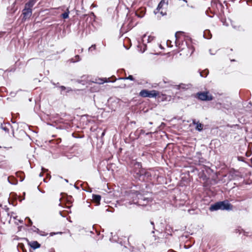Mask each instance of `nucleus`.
I'll return each instance as SVG.
<instances>
[{"instance_id": "nucleus-28", "label": "nucleus", "mask_w": 252, "mask_h": 252, "mask_svg": "<svg viewBox=\"0 0 252 252\" xmlns=\"http://www.w3.org/2000/svg\"><path fill=\"white\" fill-rule=\"evenodd\" d=\"M4 212H3L2 213V214H1V213H0V216H1V215H2V216L1 217V219H2V220H3L4 221H5V220L6 219H8V218H7V216L6 215H4ZM9 219V218H8V219ZM5 222V221H4V222Z\"/></svg>"}, {"instance_id": "nucleus-51", "label": "nucleus", "mask_w": 252, "mask_h": 252, "mask_svg": "<svg viewBox=\"0 0 252 252\" xmlns=\"http://www.w3.org/2000/svg\"><path fill=\"white\" fill-rule=\"evenodd\" d=\"M39 176H42V174H41V173H40V174H39Z\"/></svg>"}, {"instance_id": "nucleus-13", "label": "nucleus", "mask_w": 252, "mask_h": 252, "mask_svg": "<svg viewBox=\"0 0 252 252\" xmlns=\"http://www.w3.org/2000/svg\"><path fill=\"white\" fill-rule=\"evenodd\" d=\"M93 201L96 203V205H98L100 204V201L101 200V196L98 194H93Z\"/></svg>"}, {"instance_id": "nucleus-14", "label": "nucleus", "mask_w": 252, "mask_h": 252, "mask_svg": "<svg viewBox=\"0 0 252 252\" xmlns=\"http://www.w3.org/2000/svg\"><path fill=\"white\" fill-rule=\"evenodd\" d=\"M37 1V0H29L28 2L25 3V6L26 7L32 9Z\"/></svg>"}, {"instance_id": "nucleus-43", "label": "nucleus", "mask_w": 252, "mask_h": 252, "mask_svg": "<svg viewBox=\"0 0 252 252\" xmlns=\"http://www.w3.org/2000/svg\"><path fill=\"white\" fill-rule=\"evenodd\" d=\"M40 233H41V234H44V235H45V234H44V232H43V231H41ZM45 235H47V234H45Z\"/></svg>"}, {"instance_id": "nucleus-10", "label": "nucleus", "mask_w": 252, "mask_h": 252, "mask_svg": "<svg viewBox=\"0 0 252 252\" xmlns=\"http://www.w3.org/2000/svg\"><path fill=\"white\" fill-rule=\"evenodd\" d=\"M192 124L193 125L196 126L195 129L199 131H201L203 130V125L200 123L199 121L196 122L195 119L192 120Z\"/></svg>"}, {"instance_id": "nucleus-5", "label": "nucleus", "mask_w": 252, "mask_h": 252, "mask_svg": "<svg viewBox=\"0 0 252 252\" xmlns=\"http://www.w3.org/2000/svg\"><path fill=\"white\" fill-rule=\"evenodd\" d=\"M158 94L159 93L156 90H142L139 93V95L143 97H156Z\"/></svg>"}, {"instance_id": "nucleus-30", "label": "nucleus", "mask_w": 252, "mask_h": 252, "mask_svg": "<svg viewBox=\"0 0 252 252\" xmlns=\"http://www.w3.org/2000/svg\"><path fill=\"white\" fill-rule=\"evenodd\" d=\"M154 39V36H149L148 38H147V42H151L152 40H153Z\"/></svg>"}, {"instance_id": "nucleus-55", "label": "nucleus", "mask_w": 252, "mask_h": 252, "mask_svg": "<svg viewBox=\"0 0 252 252\" xmlns=\"http://www.w3.org/2000/svg\"><path fill=\"white\" fill-rule=\"evenodd\" d=\"M143 130H141V133H143Z\"/></svg>"}, {"instance_id": "nucleus-45", "label": "nucleus", "mask_w": 252, "mask_h": 252, "mask_svg": "<svg viewBox=\"0 0 252 252\" xmlns=\"http://www.w3.org/2000/svg\"><path fill=\"white\" fill-rule=\"evenodd\" d=\"M64 180H65V181L66 182H67V183L68 182V180H67V179H65Z\"/></svg>"}, {"instance_id": "nucleus-50", "label": "nucleus", "mask_w": 252, "mask_h": 252, "mask_svg": "<svg viewBox=\"0 0 252 252\" xmlns=\"http://www.w3.org/2000/svg\"><path fill=\"white\" fill-rule=\"evenodd\" d=\"M149 124H150V125H152V124H153V123H152V122H150V123H149Z\"/></svg>"}, {"instance_id": "nucleus-46", "label": "nucleus", "mask_w": 252, "mask_h": 252, "mask_svg": "<svg viewBox=\"0 0 252 252\" xmlns=\"http://www.w3.org/2000/svg\"><path fill=\"white\" fill-rule=\"evenodd\" d=\"M42 171H45L46 170V169H44L43 168H42Z\"/></svg>"}, {"instance_id": "nucleus-18", "label": "nucleus", "mask_w": 252, "mask_h": 252, "mask_svg": "<svg viewBox=\"0 0 252 252\" xmlns=\"http://www.w3.org/2000/svg\"><path fill=\"white\" fill-rule=\"evenodd\" d=\"M100 82H98V83L99 84H103L105 82H114L115 81H111L109 78H105L104 79H101Z\"/></svg>"}, {"instance_id": "nucleus-49", "label": "nucleus", "mask_w": 252, "mask_h": 252, "mask_svg": "<svg viewBox=\"0 0 252 252\" xmlns=\"http://www.w3.org/2000/svg\"><path fill=\"white\" fill-rule=\"evenodd\" d=\"M152 233H155V231H154V230H153V231H152Z\"/></svg>"}, {"instance_id": "nucleus-9", "label": "nucleus", "mask_w": 252, "mask_h": 252, "mask_svg": "<svg viewBox=\"0 0 252 252\" xmlns=\"http://www.w3.org/2000/svg\"><path fill=\"white\" fill-rule=\"evenodd\" d=\"M192 87V85L191 84H180L179 85L177 86V89L178 90H187L188 89H190Z\"/></svg>"}, {"instance_id": "nucleus-15", "label": "nucleus", "mask_w": 252, "mask_h": 252, "mask_svg": "<svg viewBox=\"0 0 252 252\" xmlns=\"http://www.w3.org/2000/svg\"><path fill=\"white\" fill-rule=\"evenodd\" d=\"M30 245L31 247L33 249L39 248L40 247V244H39L37 241H32L30 243Z\"/></svg>"}, {"instance_id": "nucleus-22", "label": "nucleus", "mask_w": 252, "mask_h": 252, "mask_svg": "<svg viewBox=\"0 0 252 252\" xmlns=\"http://www.w3.org/2000/svg\"><path fill=\"white\" fill-rule=\"evenodd\" d=\"M183 32H178L175 33V36L176 38V41L175 43L177 44V40L180 38V35L182 34Z\"/></svg>"}, {"instance_id": "nucleus-26", "label": "nucleus", "mask_w": 252, "mask_h": 252, "mask_svg": "<svg viewBox=\"0 0 252 252\" xmlns=\"http://www.w3.org/2000/svg\"><path fill=\"white\" fill-rule=\"evenodd\" d=\"M59 88L60 89L61 94H63V92L66 90V87L64 86H59Z\"/></svg>"}, {"instance_id": "nucleus-1", "label": "nucleus", "mask_w": 252, "mask_h": 252, "mask_svg": "<svg viewBox=\"0 0 252 252\" xmlns=\"http://www.w3.org/2000/svg\"><path fill=\"white\" fill-rule=\"evenodd\" d=\"M126 197L128 202H126L124 204L127 206L128 204H136L142 207H151L153 203V199L151 198L146 197L144 195L137 191L130 190L126 192Z\"/></svg>"}, {"instance_id": "nucleus-54", "label": "nucleus", "mask_w": 252, "mask_h": 252, "mask_svg": "<svg viewBox=\"0 0 252 252\" xmlns=\"http://www.w3.org/2000/svg\"><path fill=\"white\" fill-rule=\"evenodd\" d=\"M143 130H141V133H143Z\"/></svg>"}, {"instance_id": "nucleus-47", "label": "nucleus", "mask_w": 252, "mask_h": 252, "mask_svg": "<svg viewBox=\"0 0 252 252\" xmlns=\"http://www.w3.org/2000/svg\"><path fill=\"white\" fill-rule=\"evenodd\" d=\"M183 1L186 2H187V0H183Z\"/></svg>"}, {"instance_id": "nucleus-31", "label": "nucleus", "mask_w": 252, "mask_h": 252, "mask_svg": "<svg viewBox=\"0 0 252 252\" xmlns=\"http://www.w3.org/2000/svg\"><path fill=\"white\" fill-rule=\"evenodd\" d=\"M159 3H161L162 5L166 4L167 5L168 4V0H161Z\"/></svg>"}, {"instance_id": "nucleus-42", "label": "nucleus", "mask_w": 252, "mask_h": 252, "mask_svg": "<svg viewBox=\"0 0 252 252\" xmlns=\"http://www.w3.org/2000/svg\"><path fill=\"white\" fill-rule=\"evenodd\" d=\"M60 214L61 215V216H62V217H64L62 215V212L61 211H60L59 212Z\"/></svg>"}, {"instance_id": "nucleus-29", "label": "nucleus", "mask_w": 252, "mask_h": 252, "mask_svg": "<svg viewBox=\"0 0 252 252\" xmlns=\"http://www.w3.org/2000/svg\"><path fill=\"white\" fill-rule=\"evenodd\" d=\"M96 46L95 44L92 45L89 48V51H92L93 50H94L95 49Z\"/></svg>"}, {"instance_id": "nucleus-27", "label": "nucleus", "mask_w": 252, "mask_h": 252, "mask_svg": "<svg viewBox=\"0 0 252 252\" xmlns=\"http://www.w3.org/2000/svg\"><path fill=\"white\" fill-rule=\"evenodd\" d=\"M23 174V173L21 172H18L16 173V176L17 177H19L21 178V180H20L21 182H22L24 180V178H23L21 175V174Z\"/></svg>"}, {"instance_id": "nucleus-41", "label": "nucleus", "mask_w": 252, "mask_h": 252, "mask_svg": "<svg viewBox=\"0 0 252 252\" xmlns=\"http://www.w3.org/2000/svg\"><path fill=\"white\" fill-rule=\"evenodd\" d=\"M105 131H103V132H102V134H101V136H102H102H103L105 135Z\"/></svg>"}, {"instance_id": "nucleus-3", "label": "nucleus", "mask_w": 252, "mask_h": 252, "mask_svg": "<svg viewBox=\"0 0 252 252\" xmlns=\"http://www.w3.org/2000/svg\"><path fill=\"white\" fill-rule=\"evenodd\" d=\"M133 170L132 173L134 177L137 180H141L142 177V174L144 173V169L142 168V164L141 162L134 161L133 163Z\"/></svg>"}, {"instance_id": "nucleus-19", "label": "nucleus", "mask_w": 252, "mask_h": 252, "mask_svg": "<svg viewBox=\"0 0 252 252\" xmlns=\"http://www.w3.org/2000/svg\"><path fill=\"white\" fill-rule=\"evenodd\" d=\"M209 73L208 70H204V71L200 72V75L201 77H206Z\"/></svg>"}, {"instance_id": "nucleus-7", "label": "nucleus", "mask_w": 252, "mask_h": 252, "mask_svg": "<svg viewBox=\"0 0 252 252\" xmlns=\"http://www.w3.org/2000/svg\"><path fill=\"white\" fill-rule=\"evenodd\" d=\"M0 168L8 170L11 169L12 166L9 162L7 160H4L0 162Z\"/></svg>"}, {"instance_id": "nucleus-8", "label": "nucleus", "mask_w": 252, "mask_h": 252, "mask_svg": "<svg viewBox=\"0 0 252 252\" xmlns=\"http://www.w3.org/2000/svg\"><path fill=\"white\" fill-rule=\"evenodd\" d=\"M8 210L9 209L8 208H7L5 211H4V215H5L7 216V218H9V219H6L5 220V221H8L9 223H10V221H11V219L12 218H13L14 219H16V218H17V216H13V215L14 214V213L13 212H11V213H8Z\"/></svg>"}, {"instance_id": "nucleus-20", "label": "nucleus", "mask_w": 252, "mask_h": 252, "mask_svg": "<svg viewBox=\"0 0 252 252\" xmlns=\"http://www.w3.org/2000/svg\"><path fill=\"white\" fill-rule=\"evenodd\" d=\"M32 230L34 232H37L38 234H40V235H42V236H45V235L43 234H41L40 233L41 231L37 228H36L35 226H33L32 228Z\"/></svg>"}, {"instance_id": "nucleus-40", "label": "nucleus", "mask_w": 252, "mask_h": 252, "mask_svg": "<svg viewBox=\"0 0 252 252\" xmlns=\"http://www.w3.org/2000/svg\"><path fill=\"white\" fill-rule=\"evenodd\" d=\"M203 160L204 159L203 158H201L200 160H199V162H201V163H203Z\"/></svg>"}, {"instance_id": "nucleus-23", "label": "nucleus", "mask_w": 252, "mask_h": 252, "mask_svg": "<svg viewBox=\"0 0 252 252\" xmlns=\"http://www.w3.org/2000/svg\"><path fill=\"white\" fill-rule=\"evenodd\" d=\"M75 58V60H74L73 58H72L70 60V62L72 63H76L78 61H79L80 60V56L79 55H76Z\"/></svg>"}, {"instance_id": "nucleus-39", "label": "nucleus", "mask_w": 252, "mask_h": 252, "mask_svg": "<svg viewBox=\"0 0 252 252\" xmlns=\"http://www.w3.org/2000/svg\"><path fill=\"white\" fill-rule=\"evenodd\" d=\"M151 224H152V225L153 226V228L154 229H155V224H154V222L153 221H151Z\"/></svg>"}, {"instance_id": "nucleus-35", "label": "nucleus", "mask_w": 252, "mask_h": 252, "mask_svg": "<svg viewBox=\"0 0 252 252\" xmlns=\"http://www.w3.org/2000/svg\"><path fill=\"white\" fill-rule=\"evenodd\" d=\"M51 83L53 85H54L55 87H58L59 88V86L58 85L59 84V83H57V84L55 83L54 82H53L52 81H51Z\"/></svg>"}, {"instance_id": "nucleus-21", "label": "nucleus", "mask_w": 252, "mask_h": 252, "mask_svg": "<svg viewBox=\"0 0 252 252\" xmlns=\"http://www.w3.org/2000/svg\"><path fill=\"white\" fill-rule=\"evenodd\" d=\"M119 79L122 80H129L131 81H134V78L132 75H129L128 77H124V78H120Z\"/></svg>"}, {"instance_id": "nucleus-2", "label": "nucleus", "mask_w": 252, "mask_h": 252, "mask_svg": "<svg viewBox=\"0 0 252 252\" xmlns=\"http://www.w3.org/2000/svg\"><path fill=\"white\" fill-rule=\"evenodd\" d=\"M233 208V205L229 202L227 200L222 201H218L212 204L210 207L209 210L211 211L220 210H231Z\"/></svg>"}, {"instance_id": "nucleus-33", "label": "nucleus", "mask_w": 252, "mask_h": 252, "mask_svg": "<svg viewBox=\"0 0 252 252\" xmlns=\"http://www.w3.org/2000/svg\"><path fill=\"white\" fill-rule=\"evenodd\" d=\"M16 94V93L14 92H11L10 93V95L12 97H14Z\"/></svg>"}, {"instance_id": "nucleus-52", "label": "nucleus", "mask_w": 252, "mask_h": 252, "mask_svg": "<svg viewBox=\"0 0 252 252\" xmlns=\"http://www.w3.org/2000/svg\"><path fill=\"white\" fill-rule=\"evenodd\" d=\"M251 162L252 163V158H251Z\"/></svg>"}, {"instance_id": "nucleus-12", "label": "nucleus", "mask_w": 252, "mask_h": 252, "mask_svg": "<svg viewBox=\"0 0 252 252\" xmlns=\"http://www.w3.org/2000/svg\"><path fill=\"white\" fill-rule=\"evenodd\" d=\"M163 6V5H162L161 3H159L157 8L154 11L155 13L157 14L158 13H160L162 16L165 15L166 14L165 12H163L162 10L160 11L162 9Z\"/></svg>"}, {"instance_id": "nucleus-38", "label": "nucleus", "mask_w": 252, "mask_h": 252, "mask_svg": "<svg viewBox=\"0 0 252 252\" xmlns=\"http://www.w3.org/2000/svg\"><path fill=\"white\" fill-rule=\"evenodd\" d=\"M4 72L3 69H0V75L3 74Z\"/></svg>"}, {"instance_id": "nucleus-16", "label": "nucleus", "mask_w": 252, "mask_h": 252, "mask_svg": "<svg viewBox=\"0 0 252 252\" xmlns=\"http://www.w3.org/2000/svg\"><path fill=\"white\" fill-rule=\"evenodd\" d=\"M203 36L207 39H210L212 37V34L210 31L206 30L204 32Z\"/></svg>"}, {"instance_id": "nucleus-37", "label": "nucleus", "mask_w": 252, "mask_h": 252, "mask_svg": "<svg viewBox=\"0 0 252 252\" xmlns=\"http://www.w3.org/2000/svg\"><path fill=\"white\" fill-rule=\"evenodd\" d=\"M28 221H29V225H31L32 224V220H31V219L30 218H28Z\"/></svg>"}, {"instance_id": "nucleus-11", "label": "nucleus", "mask_w": 252, "mask_h": 252, "mask_svg": "<svg viewBox=\"0 0 252 252\" xmlns=\"http://www.w3.org/2000/svg\"><path fill=\"white\" fill-rule=\"evenodd\" d=\"M152 174L149 171H145L144 169V173L142 174V177L141 178V180H151Z\"/></svg>"}, {"instance_id": "nucleus-34", "label": "nucleus", "mask_w": 252, "mask_h": 252, "mask_svg": "<svg viewBox=\"0 0 252 252\" xmlns=\"http://www.w3.org/2000/svg\"><path fill=\"white\" fill-rule=\"evenodd\" d=\"M7 181H8V182L10 184H12V185H16V184H17V182H12L9 180V177H8V178H7Z\"/></svg>"}, {"instance_id": "nucleus-24", "label": "nucleus", "mask_w": 252, "mask_h": 252, "mask_svg": "<svg viewBox=\"0 0 252 252\" xmlns=\"http://www.w3.org/2000/svg\"><path fill=\"white\" fill-rule=\"evenodd\" d=\"M0 127L2 129H3L6 132H9V129L7 127L5 124H1Z\"/></svg>"}, {"instance_id": "nucleus-44", "label": "nucleus", "mask_w": 252, "mask_h": 252, "mask_svg": "<svg viewBox=\"0 0 252 252\" xmlns=\"http://www.w3.org/2000/svg\"><path fill=\"white\" fill-rule=\"evenodd\" d=\"M184 247H185V249H188V248H189V247H187L186 245H185Z\"/></svg>"}, {"instance_id": "nucleus-48", "label": "nucleus", "mask_w": 252, "mask_h": 252, "mask_svg": "<svg viewBox=\"0 0 252 252\" xmlns=\"http://www.w3.org/2000/svg\"><path fill=\"white\" fill-rule=\"evenodd\" d=\"M131 123H132V124H135V122H134V121H133V122H131Z\"/></svg>"}, {"instance_id": "nucleus-6", "label": "nucleus", "mask_w": 252, "mask_h": 252, "mask_svg": "<svg viewBox=\"0 0 252 252\" xmlns=\"http://www.w3.org/2000/svg\"><path fill=\"white\" fill-rule=\"evenodd\" d=\"M32 9L28 7H26L25 6L24 8L22 10V15H23L22 21L24 22L27 20L29 19L32 16Z\"/></svg>"}, {"instance_id": "nucleus-36", "label": "nucleus", "mask_w": 252, "mask_h": 252, "mask_svg": "<svg viewBox=\"0 0 252 252\" xmlns=\"http://www.w3.org/2000/svg\"><path fill=\"white\" fill-rule=\"evenodd\" d=\"M146 39V34H144L143 36H142V40L143 42H144Z\"/></svg>"}, {"instance_id": "nucleus-32", "label": "nucleus", "mask_w": 252, "mask_h": 252, "mask_svg": "<svg viewBox=\"0 0 252 252\" xmlns=\"http://www.w3.org/2000/svg\"><path fill=\"white\" fill-rule=\"evenodd\" d=\"M65 91L66 92V93H69V92L72 91V89L70 87H67V88H66V90H65Z\"/></svg>"}, {"instance_id": "nucleus-53", "label": "nucleus", "mask_w": 252, "mask_h": 252, "mask_svg": "<svg viewBox=\"0 0 252 252\" xmlns=\"http://www.w3.org/2000/svg\"><path fill=\"white\" fill-rule=\"evenodd\" d=\"M19 221H20V222H23V220H21H21H19Z\"/></svg>"}, {"instance_id": "nucleus-25", "label": "nucleus", "mask_w": 252, "mask_h": 252, "mask_svg": "<svg viewBox=\"0 0 252 252\" xmlns=\"http://www.w3.org/2000/svg\"><path fill=\"white\" fill-rule=\"evenodd\" d=\"M127 22H128V26H129V28L131 29L133 28L135 25L132 24V20L131 19L130 21H129V18L127 19Z\"/></svg>"}, {"instance_id": "nucleus-4", "label": "nucleus", "mask_w": 252, "mask_h": 252, "mask_svg": "<svg viewBox=\"0 0 252 252\" xmlns=\"http://www.w3.org/2000/svg\"><path fill=\"white\" fill-rule=\"evenodd\" d=\"M196 97L202 101H210L214 98L213 95L208 91L198 92L196 94Z\"/></svg>"}, {"instance_id": "nucleus-17", "label": "nucleus", "mask_w": 252, "mask_h": 252, "mask_svg": "<svg viewBox=\"0 0 252 252\" xmlns=\"http://www.w3.org/2000/svg\"><path fill=\"white\" fill-rule=\"evenodd\" d=\"M69 13H70V11L69 10L68 8H67L66 9V11L62 14V15H61L63 19H67V18H68Z\"/></svg>"}]
</instances>
